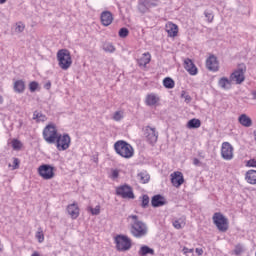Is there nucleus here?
Segmentation results:
<instances>
[{
    "label": "nucleus",
    "instance_id": "4d7b16f0",
    "mask_svg": "<svg viewBox=\"0 0 256 256\" xmlns=\"http://www.w3.org/2000/svg\"><path fill=\"white\" fill-rule=\"evenodd\" d=\"M0 251H2L1 248H0Z\"/></svg>",
    "mask_w": 256,
    "mask_h": 256
},
{
    "label": "nucleus",
    "instance_id": "6e6d98bb",
    "mask_svg": "<svg viewBox=\"0 0 256 256\" xmlns=\"http://www.w3.org/2000/svg\"><path fill=\"white\" fill-rule=\"evenodd\" d=\"M3 3H7V0H0V4L3 5Z\"/></svg>",
    "mask_w": 256,
    "mask_h": 256
},
{
    "label": "nucleus",
    "instance_id": "2f4dec72",
    "mask_svg": "<svg viewBox=\"0 0 256 256\" xmlns=\"http://www.w3.org/2000/svg\"><path fill=\"white\" fill-rule=\"evenodd\" d=\"M33 119H37V121H47V116H45L43 113L39 111H34L33 113Z\"/></svg>",
    "mask_w": 256,
    "mask_h": 256
},
{
    "label": "nucleus",
    "instance_id": "8fccbe9b",
    "mask_svg": "<svg viewBox=\"0 0 256 256\" xmlns=\"http://www.w3.org/2000/svg\"><path fill=\"white\" fill-rule=\"evenodd\" d=\"M196 253H197V255H203V249H201V248H196Z\"/></svg>",
    "mask_w": 256,
    "mask_h": 256
},
{
    "label": "nucleus",
    "instance_id": "ddd939ff",
    "mask_svg": "<svg viewBox=\"0 0 256 256\" xmlns=\"http://www.w3.org/2000/svg\"><path fill=\"white\" fill-rule=\"evenodd\" d=\"M206 67L209 71H219V61H217V57H215V55L210 56L206 60Z\"/></svg>",
    "mask_w": 256,
    "mask_h": 256
},
{
    "label": "nucleus",
    "instance_id": "dca6fc26",
    "mask_svg": "<svg viewBox=\"0 0 256 256\" xmlns=\"http://www.w3.org/2000/svg\"><path fill=\"white\" fill-rule=\"evenodd\" d=\"M184 69H186L189 75H197V66H195L192 59L187 58L184 60Z\"/></svg>",
    "mask_w": 256,
    "mask_h": 256
},
{
    "label": "nucleus",
    "instance_id": "e433bc0d",
    "mask_svg": "<svg viewBox=\"0 0 256 256\" xmlns=\"http://www.w3.org/2000/svg\"><path fill=\"white\" fill-rule=\"evenodd\" d=\"M141 207L143 209H147V207H149V196L147 194H144L142 196V203H141Z\"/></svg>",
    "mask_w": 256,
    "mask_h": 256
},
{
    "label": "nucleus",
    "instance_id": "39448f33",
    "mask_svg": "<svg viewBox=\"0 0 256 256\" xmlns=\"http://www.w3.org/2000/svg\"><path fill=\"white\" fill-rule=\"evenodd\" d=\"M246 72L247 66L245 64H239L237 69L230 75V81H234L236 85H241L245 81Z\"/></svg>",
    "mask_w": 256,
    "mask_h": 256
},
{
    "label": "nucleus",
    "instance_id": "ea45409f",
    "mask_svg": "<svg viewBox=\"0 0 256 256\" xmlns=\"http://www.w3.org/2000/svg\"><path fill=\"white\" fill-rule=\"evenodd\" d=\"M37 87H39V83H37L36 81H33L29 84V89L31 93H35V91H37Z\"/></svg>",
    "mask_w": 256,
    "mask_h": 256
},
{
    "label": "nucleus",
    "instance_id": "58836bf2",
    "mask_svg": "<svg viewBox=\"0 0 256 256\" xmlns=\"http://www.w3.org/2000/svg\"><path fill=\"white\" fill-rule=\"evenodd\" d=\"M114 121H121L123 119V113L121 111H116L112 117Z\"/></svg>",
    "mask_w": 256,
    "mask_h": 256
},
{
    "label": "nucleus",
    "instance_id": "7ed1b4c3",
    "mask_svg": "<svg viewBox=\"0 0 256 256\" xmlns=\"http://www.w3.org/2000/svg\"><path fill=\"white\" fill-rule=\"evenodd\" d=\"M57 60L60 69L67 71L71 65H73V59L71 58V52L67 49H61L57 52Z\"/></svg>",
    "mask_w": 256,
    "mask_h": 256
},
{
    "label": "nucleus",
    "instance_id": "b1692460",
    "mask_svg": "<svg viewBox=\"0 0 256 256\" xmlns=\"http://www.w3.org/2000/svg\"><path fill=\"white\" fill-rule=\"evenodd\" d=\"M232 81L233 80H231L227 77H222V78L219 79L218 85H219V87H221V89H225V90L231 89V82Z\"/></svg>",
    "mask_w": 256,
    "mask_h": 256
},
{
    "label": "nucleus",
    "instance_id": "4468645a",
    "mask_svg": "<svg viewBox=\"0 0 256 256\" xmlns=\"http://www.w3.org/2000/svg\"><path fill=\"white\" fill-rule=\"evenodd\" d=\"M171 183L174 187L179 188L182 183H185V179L183 178V173L174 172L171 174Z\"/></svg>",
    "mask_w": 256,
    "mask_h": 256
},
{
    "label": "nucleus",
    "instance_id": "a19ab883",
    "mask_svg": "<svg viewBox=\"0 0 256 256\" xmlns=\"http://www.w3.org/2000/svg\"><path fill=\"white\" fill-rule=\"evenodd\" d=\"M181 97L182 99H185L186 103H191V96H189L185 91H182Z\"/></svg>",
    "mask_w": 256,
    "mask_h": 256
},
{
    "label": "nucleus",
    "instance_id": "c85d7f7f",
    "mask_svg": "<svg viewBox=\"0 0 256 256\" xmlns=\"http://www.w3.org/2000/svg\"><path fill=\"white\" fill-rule=\"evenodd\" d=\"M149 7V0H144L142 3L138 5L140 13H147V11H149Z\"/></svg>",
    "mask_w": 256,
    "mask_h": 256
},
{
    "label": "nucleus",
    "instance_id": "f3484780",
    "mask_svg": "<svg viewBox=\"0 0 256 256\" xmlns=\"http://www.w3.org/2000/svg\"><path fill=\"white\" fill-rule=\"evenodd\" d=\"M101 23L104 27H109L113 23V14L110 11H104L101 13Z\"/></svg>",
    "mask_w": 256,
    "mask_h": 256
},
{
    "label": "nucleus",
    "instance_id": "de8ad7c7",
    "mask_svg": "<svg viewBox=\"0 0 256 256\" xmlns=\"http://www.w3.org/2000/svg\"><path fill=\"white\" fill-rule=\"evenodd\" d=\"M193 165H196V167H199V165H201V161H199V159H197V158H194Z\"/></svg>",
    "mask_w": 256,
    "mask_h": 256
},
{
    "label": "nucleus",
    "instance_id": "423d86ee",
    "mask_svg": "<svg viewBox=\"0 0 256 256\" xmlns=\"http://www.w3.org/2000/svg\"><path fill=\"white\" fill-rule=\"evenodd\" d=\"M57 137H59V135L57 134V128H55L54 125H47L44 128L43 138L46 141V143L53 145V143H56Z\"/></svg>",
    "mask_w": 256,
    "mask_h": 256
},
{
    "label": "nucleus",
    "instance_id": "c9c22d12",
    "mask_svg": "<svg viewBox=\"0 0 256 256\" xmlns=\"http://www.w3.org/2000/svg\"><path fill=\"white\" fill-rule=\"evenodd\" d=\"M119 37H121V39H125V37H129V29L123 27L119 30L118 32Z\"/></svg>",
    "mask_w": 256,
    "mask_h": 256
},
{
    "label": "nucleus",
    "instance_id": "5fc2aeb1",
    "mask_svg": "<svg viewBox=\"0 0 256 256\" xmlns=\"http://www.w3.org/2000/svg\"><path fill=\"white\" fill-rule=\"evenodd\" d=\"M31 256H40L39 252H34Z\"/></svg>",
    "mask_w": 256,
    "mask_h": 256
},
{
    "label": "nucleus",
    "instance_id": "37998d69",
    "mask_svg": "<svg viewBox=\"0 0 256 256\" xmlns=\"http://www.w3.org/2000/svg\"><path fill=\"white\" fill-rule=\"evenodd\" d=\"M92 215H99L101 213V206H96L95 208H90Z\"/></svg>",
    "mask_w": 256,
    "mask_h": 256
},
{
    "label": "nucleus",
    "instance_id": "aec40b11",
    "mask_svg": "<svg viewBox=\"0 0 256 256\" xmlns=\"http://www.w3.org/2000/svg\"><path fill=\"white\" fill-rule=\"evenodd\" d=\"M238 122L242 127H251L253 125V120L247 114H242L238 118Z\"/></svg>",
    "mask_w": 256,
    "mask_h": 256
},
{
    "label": "nucleus",
    "instance_id": "2eb2a0df",
    "mask_svg": "<svg viewBox=\"0 0 256 256\" xmlns=\"http://www.w3.org/2000/svg\"><path fill=\"white\" fill-rule=\"evenodd\" d=\"M152 207H163V205H167V200L165 197L161 196V194L154 195L151 199Z\"/></svg>",
    "mask_w": 256,
    "mask_h": 256
},
{
    "label": "nucleus",
    "instance_id": "4c0bfd02",
    "mask_svg": "<svg viewBox=\"0 0 256 256\" xmlns=\"http://www.w3.org/2000/svg\"><path fill=\"white\" fill-rule=\"evenodd\" d=\"M16 33H23V31H25V24L19 22L16 24V28H15Z\"/></svg>",
    "mask_w": 256,
    "mask_h": 256
},
{
    "label": "nucleus",
    "instance_id": "72a5a7b5",
    "mask_svg": "<svg viewBox=\"0 0 256 256\" xmlns=\"http://www.w3.org/2000/svg\"><path fill=\"white\" fill-rule=\"evenodd\" d=\"M138 180L140 181V183H148L149 182V175L145 174L143 172L138 174Z\"/></svg>",
    "mask_w": 256,
    "mask_h": 256
},
{
    "label": "nucleus",
    "instance_id": "5701e85b",
    "mask_svg": "<svg viewBox=\"0 0 256 256\" xmlns=\"http://www.w3.org/2000/svg\"><path fill=\"white\" fill-rule=\"evenodd\" d=\"M245 179L250 185H256V170L247 171Z\"/></svg>",
    "mask_w": 256,
    "mask_h": 256
},
{
    "label": "nucleus",
    "instance_id": "3c124183",
    "mask_svg": "<svg viewBox=\"0 0 256 256\" xmlns=\"http://www.w3.org/2000/svg\"><path fill=\"white\" fill-rule=\"evenodd\" d=\"M44 88H46L47 90H50V89H51V82H47V83L44 85Z\"/></svg>",
    "mask_w": 256,
    "mask_h": 256
},
{
    "label": "nucleus",
    "instance_id": "9b49d317",
    "mask_svg": "<svg viewBox=\"0 0 256 256\" xmlns=\"http://www.w3.org/2000/svg\"><path fill=\"white\" fill-rule=\"evenodd\" d=\"M144 135L148 143H150L151 145L157 143V139H159V133L157 132V130L150 126H146Z\"/></svg>",
    "mask_w": 256,
    "mask_h": 256
},
{
    "label": "nucleus",
    "instance_id": "1a4fd4ad",
    "mask_svg": "<svg viewBox=\"0 0 256 256\" xmlns=\"http://www.w3.org/2000/svg\"><path fill=\"white\" fill-rule=\"evenodd\" d=\"M116 195H118V197H122V199H135L133 188L127 184L117 187Z\"/></svg>",
    "mask_w": 256,
    "mask_h": 256
},
{
    "label": "nucleus",
    "instance_id": "603ef678",
    "mask_svg": "<svg viewBox=\"0 0 256 256\" xmlns=\"http://www.w3.org/2000/svg\"><path fill=\"white\" fill-rule=\"evenodd\" d=\"M0 105H3V96L0 95Z\"/></svg>",
    "mask_w": 256,
    "mask_h": 256
},
{
    "label": "nucleus",
    "instance_id": "c03bdc74",
    "mask_svg": "<svg viewBox=\"0 0 256 256\" xmlns=\"http://www.w3.org/2000/svg\"><path fill=\"white\" fill-rule=\"evenodd\" d=\"M234 253L235 255H241V253H243V246H241L240 244L236 245Z\"/></svg>",
    "mask_w": 256,
    "mask_h": 256
},
{
    "label": "nucleus",
    "instance_id": "a211bd4d",
    "mask_svg": "<svg viewBox=\"0 0 256 256\" xmlns=\"http://www.w3.org/2000/svg\"><path fill=\"white\" fill-rule=\"evenodd\" d=\"M137 63L139 67L146 68L149 63H151V54L149 52H146L142 54V56L137 59Z\"/></svg>",
    "mask_w": 256,
    "mask_h": 256
},
{
    "label": "nucleus",
    "instance_id": "49530a36",
    "mask_svg": "<svg viewBox=\"0 0 256 256\" xmlns=\"http://www.w3.org/2000/svg\"><path fill=\"white\" fill-rule=\"evenodd\" d=\"M182 251L184 255H187L188 253H193L194 249L193 248L189 249L187 247H184Z\"/></svg>",
    "mask_w": 256,
    "mask_h": 256
},
{
    "label": "nucleus",
    "instance_id": "a878e982",
    "mask_svg": "<svg viewBox=\"0 0 256 256\" xmlns=\"http://www.w3.org/2000/svg\"><path fill=\"white\" fill-rule=\"evenodd\" d=\"M14 91L16 93H23L25 91V82L23 80H18L14 83Z\"/></svg>",
    "mask_w": 256,
    "mask_h": 256
},
{
    "label": "nucleus",
    "instance_id": "9d476101",
    "mask_svg": "<svg viewBox=\"0 0 256 256\" xmlns=\"http://www.w3.org/2000/svg\"><path fill=\"white\" fill-rule=\"evenodd\" d=\"M56 144L58 151H67V148L71 145V137L69 134L58 135L56 138Z\"/></svg>",
    "mask_w": 256,
    "mask_h": 256
},
{
    "label": "nucleus",
    "instance_id": "f704fd0d",
    "mask_svg": "<svg viewBox=\"0 0 256 256\" xmlns=\"http://www.w3.org/2000/svg\"><path fill=\"white\" fill-rule=\"evenodd\" d=\"M36 239L39 243H43L45 241V235L43 234V229L39 228L36 232Z\"/></svg>",
    "mask_w": 256,
    "mask_h": 256
},
{
    "label": "nucleus",
    "instance_id": "c756f323",
    "mask_svg": "<svg viewBox=\"0 0 256 256\" xmlns=\"http://www.w3.org/2000/svg\"><path fill=\"white\" fill-rule=\"evenodd\" d=\"M103 51L106 53H115V46H113V43L111 42H105L103 44Z\"/></svg>",
    "mask_w": 256,
    "mask_h": 256
},
{
    "label": "nucleus",
    "instance_id": "7c9ffc66",
    "mask_svg": "<svg viewBox=\"0 0 256 256\" xmlns=\"http://www.w3.org/2000/svg\"><path fill=\"white\" fill-rule=\"evenodd\" d=\"M163 85L166 89H173V87H175V81H173L172 78L167 77L163 80Z\"/></svg>",
    "mask_w": 256,
    "mask_h": 256
},
{
    "label": "nucleus",
    "instance_id": "cd10ccee",
    "mask_svg": "<svg viewBox=\"0 0 256 256\" xmlns=\"http://www.w3.org/2000/svg\"><path fill=\"white\" fill-rule=\"evenodd\" d=\"M185 221H186L185 216H182L179 219L173 221V227L175 229H183V227L186 225Z\"/></svg>",
    "mask_w": 256,
    "mask_h": 256
},
{
    "label": "nucleus",
    "instance_id": "0eeeda50",
    "mask_svg": "<svg viewBox=\"0 0 256 256\" xmlns=\"http://www.w3.org/2000/svg\"><path fill=\"white\" fill-rule=\"evenodd\" d=\"M117 251H129L131 249V240L127 236L120 234L114 239Z\"/></svg>",
    "mask_w": 256,
    "mask_h": 256
},
{
    "label": "nucleus",
    "instance_id": "6ab92c4d",
    "mask_svg": "<svg viewBox=\"0 0 256 256\" xmlns=\"http://www.w3.org/2000/svg\"><path fill=\"white\" fill-rule=\"evenodd\" d=\"M67 212L72 219H77L79 217V206H77V203L68 205Z\"/></svg>",
    "mask_w": 256,
    "mask_h": 256
},
{
    "label": "nucleus",
    "instance_id": "f8f14e48",
    "mask_svg": "<svg viewBox=\"0 0 256 256\" xmlns=\"http://www.w3.org/2000/svg\"><path fill=\"white\" fill-rule=\"evenodd\" d=\"M221 155L226 161L233 159V146L229 142H224L221 148Z\"/></svg>",
    "mask_w": 256,
    "mask_h": 256
},
{
    "label": "nucleus",
    "instance_id": "09e8293b",
    "mask_svg": "<svg viewBox=\"0 0 256 256\" xmlns=\"http://www.w3.org/2000/svg\"><path fill=\"white\" fill-rule=\"evenodd\" d=\"M112 177H113V179H117V177H119V171L113 170Z\"/></svg>",
    "mask_w": 256,
    "mask_h": 256
},
{
    "label": "nucleus",
    "instance_id": "a18cd8bd",
    "mask_svg": "<svg viewBox=\"0 0 256 256\" xmlns=\"http://www.w3.org/2000/svg\"><path fill=\"white\" fill-rule=\"evenodd\" d=\"M205 17L208 19V23H212L213 22V13H209V12H204Z\"/></svg>",
    "mask_w": 256,
    "mask_h": 256
},
{
    "label": "nucleus",
    "instance_id": "79ce46f5",
    "mask_svg": "<svg viewBox=\"0 0 256 256\" xmlns=\"http://www.w3.org/2000/svg\"><path fill=\"white\" fill-rule=\"evenodd\" d=\"M20 163H21V161H19V158H13L12 170L15 171V169H19Z\"/></svg>",
    "mask_w": 256,
    "mask_h": 256
},
{
    "label": "nucleus",
    "instance_id": "412c9836",
    "mask_svg": "<svg viewBox=\"0 0 256 256\" xmlns=\"http://www.w3.org/2000/svg\"><path fill=\"white\" fill-rule=\"evenodd\" d=\"M166 31L169 35V37H177V33H179V28L176 24L168 23L166 24Z\"/></svg>",
    "mask_w": 256,
    "mask_h": 256
},
{
    "label": "nucleus",
    "instance_id": "393cba45",
    "mask_svg": "<svg viewBox=\"0 0 256 256\" xmlns=\"http://www.w3.org/2000/svg\"><path fill=\"white\" fill-rule=\"evenodd\" d=\"M159 103V97L155 94H148L146 96V105L148 107H153V105H157Z\"/></svg>",
    "mask_w": 256,
    "mask_h": 256
},
{
    "label": "nucleus",
    "instance_id": "f03ea898",
    "mask_svg": "<svg viewBox=\"0 0 256 256\" xmlns=\"http://www.w3.org/2000/svg\"><path fill=\"white\" fill-rule=\"evenodd\" d=\"M114 149L120 157L124 159H131L134 155L133 146L131 144L125 142L124 140H120L115 142Z\"/></svg>",
    "mask_w": 256,
    "mask_h": 256
},
{
    "label": "nucleus",
    "instance_id": "864d4df0",
    "mask_svg": "<svg viewBox=\"0 0 256 256\" xmlns=\"http://www.w3.org/2000/svg\"><path fill=\"white\" fill-rule=\"evenodd\" d=\"M252 95H253V99H256V91H253Z\"/></svg>",
    "mask_w": 256,
    "mask_h": 256
},
{
    "label": "nucleus",
    "instance_id": "f257e3e1",
    "mask_svg": "<svg viewBox=\"0 0 256 256\" xmlns=\"http://www.w3.org/2000/svg\"><path fill=\"white\" fill-rule=\"evenodd\" d=\"M129 218L133 219V223L131 224L132 235L137 239H140V237H145V235H147V224L139 220L137 215H131Z\"/></svg>",
    "mask_w": 256,
    "mask_h": 256
},
{
    "label": "nucleus",
    "instance_id": "20e7f679",
    "mask_svg": "<svg viewBox=\"0 0 256 256\" xmlns=\"http://www.w3.org/2000/svg\"><path fill=\"white\" fill-rule=\"evenodd\" d=\"M214 225L217 227L218 231L225 233L229 229V219L223 215L221 212L214 213L212 217Z\"/></svg>",
    "mask_w": 256,
    "mask_h": 256
},
{
    "label": "nucleus",
    "instance_id": "bb28decb",
    "mask_svg": "<svg viewBox=\"0 0 256 256\" xmlns=\"http://www.w3.org/2000/svg\"><path fill=\"white\" fill-rule=\"evenodd\" d=\"M188 129H199L201 127V120L194 118L188 121L187 123Z\"/></svg>",
    "mask_w": 256,
    "mask_h": 256
},
{
    "label": "nucleus",
    "instance_id": "4be33fe9",
    "mask_svg": "<svg viewBox=\"0 0 256 256\" xmlns=\"http://www.w3.org/2000/svg\"><path fill=\"white\" fill-rule=\"evenodd\" d=\"M139 256H147V255H155V250L147 245H143L140 247L138 251Z\"/></svg>",
    "mask_w": 256,
    "mask_h": 256
},
{
    "label": "nucleus",
    "instance_id": "473e14b6",
    "mask_svg": "<svg viewBox=\"0 0 256 256\" xmlns=\"http://www.w3.org/2000/svg\"><path fill=\"white\" fill-rule=\"evenodd\" d=\"M21 147H23V143L19 141L18 139H13L12 140V148L14 151H20Z\"/></svg>",
    "mask_w": 256,
    "mask_h": 256
},
{
    "label": "nucleus",
    "instance_id": "6e6552de",
    "mask_svg": "<svg viewBox=\"0 0 256 256\" xmlns=\"http://www.w3.org/2000/svg\"><path fill=\"white\" fill-rule=\"evenodd\" d=\"M38 175H40L42 179L49 181L50 179H53V177H55V167L49 164H43L38 167Z\"/></svg>",
    "mask_w": 256,
    "mask_h": 256
}]
</instances>
